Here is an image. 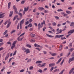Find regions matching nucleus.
<instances>
[{
    "label": "nucleus",
    "instance_id": "31",
    "mask_svg": "<svg viewBox=\"0 0 74 74\" xmlns=\"http://www.w3.org/2000/svg\"><path fill=\"white\" fill-rule=\"evenodd\" d=\"M18 15H19L20 16V17H22V13H19L18 14Z\"/></svg>",
    "mask_w": 74,
    "mask_h": 74
},
{
    "label": "nucleus",
    "instance_id": "49",
    "mask_svg": "<svg viewBox=\"0 0 74 74\" xmlns=\"http://www.w3.org/2000/svg\"><path fill=\"white\" fill-rule=\"evenodd\" d=\"M57 11L60 12V11H63V10L61 9H58L57 10Z\"/></svg>",
    "mask_w": 74,
    "mask_h": 74
},
{
    "label": "nucleus",
    "instance_id": "39",
    "mask_svg": "<svg viewBox=\"0 0 74 74\" xmlns=\"http://www.w3.org/2000/svg\"><path fill=\"white\" fill-rule=\"evenodd\" d=\"M74 25V22H72L71 23V24L70 26H73Z\"/></svg>",
    "mask_w": 74,
    "mask_h": 74
},
{
    "label": "nucleus",
    "instance_id": "52",
    "mask_svg": "<svg viewBox=\"0 0 74 74\" xmlns=\"http://www.w3.org/2000/svg\"><path fill=\"white\" fill-rule=\"evenodd\" d=\"M21 34V32H19L17 34L18 36H19L20 34Z\"/></svg>",
    "mask_w": 74,
    "mask_h": 74
},
{
    "label": "nucleus",
    "instance_id": "21",
    "mask_svg": "<svg viewBox=\"0 0 74 74\" xmlns=\"http://www.w3.org/2000/svg\"><path fill=\"white\" fill-rule=\"evenodd\" d=\"M37 72L41 73H42V70L41 69L38 70L37 71Z\"/></svg>",
    "mask_w": 74,
    "mask_h": 74
},
{
    "label": "nucleus",
    "instance_id": "38",
    "mask_svg": "<svg viewBox=\"0 0 74 74\" xmlns=\"http://www.w3.org/2000/svg\"><path fill=\"white\" fill-rule=\"evenodd\" d=\"M53 26H56V23H53Z\"/></svg>",
    "mask_w": 74,
    "mask_h": 74
},
{
    "label": "nucleus",
    "instance_id": "13",
    "mask_svg": "<svg viewBox=\"0 0 74 74\" xmlns=\"http://www.w3.org/2000/svg\"><path fill=\"white\" fill-rule=\"evenodd\" d=\"M62 58H60V59H59L58 60V61L56 63V64H58L61 62V60H62Z\"/></svg>",
    "mask_w": 74,
    "mask_h": 74
},
{
    "label": "nucleus",
    "instance_id": "15",
    "mask_svg": "<svg viewBox=\"0 0 74 74\" xmlns=\"http://www.w3.org/2000/svg\"><path fill=\"white\" fill-rule=\"evenodd\" d=\"M10 7H11V2H10L8 3V9H9V8H10Z\"/></svg>",
    "mask_w": 74,
    "mask_h": 74
},
{
    "label": "nucleus",
    "instance_id": "34",
    "mask_svg": "<svg viewBox=\"0 0 74 74\" xmlns=\"http://www.w3.org/2000/svg\"><path fill=\"white\" fill-rule=\"evenodd\" d=\"M66 12L68 14H71V12L70 11H66Z\"/></svg>",
    "mask_w": 74,
    "mask_h": 74
},
{
    "label": "nucleus",
    "instance_id": "16",
    "mask_svg": "<svg viewBox=\"0 0 74 74\" xmlns=\"http://www.w3.org/2000/svg\"><path fill=\"white\" fill-rule=\"evenodd\" d=\"M34 46L35 47H40V45H39L36 43H35L34 44Z\"/></svg>",
    "mask_w": 74,
    "mask_h": 74
},
{
    "label": "nucleus",
    "instance_id": "2",
    "mask_svg": "<svg viewBox=\"0 0 74 74\" xmlns=\"http://www.w3.org/2000/svg\"><path fill=\"white\" fill-rule=\"evenodd\" d=\"M25 34V32L23 33V34H21L20 36L18 38L17 40L18 41H22V39H23V37L22 38H21L20 39H19V38H20V37H21V36H23V35H24V34Z\"/></svg>",
    "mask_w": 74,
    "mask_h": 74
},
{
    "label": "nucleus",
    "instance_id": "50",
    "mask_svg": "<svg viewBox=\"0 0 74 74\" xmlns=\"http://www.w3.org/2000/svg\"><path fill=\"white\" fill-rule=\"evenodd\" d=\"M51 30L53 32H54V33L55 32V29H53V28H52L51 29Z\"/></svg>",
    "mask_w": 74,
    "mask_h": 74
},
{
    "label": "nucleus",
    "instance_id": "63",
    "mask_svg": "<svg viewBox=\"0 0 74 74\" xmlns=\"http://www.w3.org/2000/svg\"><path fill=\"white\" fill-rule=\"evenodd\" d=\"M24 71V70L22 69L20 71V73H22V72H23V71Z\"/></svg>",
    "mask_w": 74,
    "mask_h": 74
},
{
    "label": "nucleus",
    "instance_id": "48",
    "mask_svg": "<svg viewBox=\"0 0 74 74\" xmlns=\"http://www.w3.org/2000/svg\"><path fill=\"white\" fill-rule=\"evenodd\" d=\"M54 17H55V18H56V19H59V17H58V16H54Z\"/></svg>",
    "mask_w": 74,
    "mask_h": 74
},
{
    "label": "nucleus",
    "instance_id": "37",
    "mask_svg": "<svg viewBox=\"0 0 74 74\" xmlns=\"http://www.w3.org/2000/svg\"><path fill=\"white\" fill-rule=\"evenodd\" d=\"M1 13H2V12H0V16H2V15H4V14H5V13H3L1 14Z\"/></svg>",
    "mask_w": 74,
    "mask_h": 74
},
{
    "label": "nucleus",
    "instance_id": "40",
    "mask_svg": "<svg viewBox=\"0 0 74 74\" xmlns=\"http://www.w3.org/2000/svg\"><path fill=\"white\" fill-rule=\"evenodd\" d=\"M15 30H13L11 32V34H12L13 33H15Z\"/></svg>",
    "mask_w": 74,
    "mask_h": 74
},
{
    "label": "nucleus",
    "instance_id": "5",
    "mask_svg": "<svg viewBox=\"0 0 74 74\" xmlns=\"http://www.w3.org/2000/svg\"><path fill=\"white\" fill-rule=\"evenodd\" d=\"M74 32V29H73V30H71L70 31H69L68 32V34H70H70H72V33H73Z\"/></svg>",
    "mask_w": 74,
    "mask_h": 74
},
{
    "label": "nucleus",
    "instance_id": "45",
    "mask_svg": "<svg viewBox=\"0 0 74 74\" xmlns=\"http://www.w3.org/2000/svg\"><path fill=\"white\" fill-rule=\"evenodd\" d=\"M69 47L70 48H71V47H72V44L71 43H70L69 45Z\"/></svg>",
    "mask_w": 74,
    "mask_h": 74
},
{
    "label": "nucleus",
    "instance_id": "32",
    "mask_svg": "<svg viewBox=\"0 0 74 74\" xmlns=\"http://www.w3.org/2000/svg\"><path fill=\"white\" fill-rule=\"evenodd\" d=\"M59 71V69H55L54 71V72H57V71Z\"/></svg>",
    "mask_w": 74,
    "mask_h": 74
},
{
    "label": "nucleus",
    "instance_id": "62",
    "mask_svg": "<svg viewBox=\"0 0 74 74\" xmlns=\"http://www.w3.org/2000/svg\"><path fill=\"white\" fill-rule=\"evenodd\" d=\"M44 12L45 13H48V11L45 10L44 11Z\"/></svg>",
    "mask_w": 74,
    "mask_h": 74
},
{
    "label": "nucleus",
    "instance_id": "18",
    "mask_svg": "<svg viewBox=\"0 0 74 74\" xmlns=\"http://www.w3.org/2000/svg\"><path fill=\"white\" fill-rule=\"evenodd\" d=\"M56 55H57V53H54L51 54L52 56H56Z\"/></svg>",
    "mask_w": 74,
    "mask_h": 74
},
{
    "label": "nucleus",
    "instance_id": "27",
    "mask_svg": "<svg viewBox=\"0 0 74 74\" xmlns=\"http://www.w3.org/2000/svg\"><path fill=\"white\" fill-rule=\"evenodd\" d=\"M42 63V61H38L36 62V63Z\"/></svg>",
    "mask_w": 74,
    "mask_h": 74
},
{
    "label": "nucleus",
    "instance_id": "47",
    "mask_svg": "<svg viewBox=\"0 0 74 74\" xmlns=\"http://www.w3.org/2000/svg\"><path fill=\"white\" fill-rule=\"evenodd\" d=\"M15 46V45H13V46H12L11 47V49H12Z\"/></svg>",
    "mask_w": 74,
    "mask_h": 74
},
{
    "label": "nucleus",
    "instance_id": "6",
    "mask_svg": "<svg viewBox=\"0 0 74 74\" xmlns=\"http://www.w3.org/2000/svg\"><path fill=\"white\" fill-rule=\"evenodd\" d=\"M42 25H40V23H39L38 24V29L40 30V28H42Z\"/></svg>",
    "mask_w": 74,
    "mask_h": 74
},
{
    "label": "nucleus",
    "instance_id": "60",
    "mask_svg": "<svg viewBox=\"0 0 74 74\" xmlns=\"http://www.w3.org/2000/svg\"><path fill=\"white\" fill-rule=\"evenodd\" d=\"M3 22V20H2V21H1L0 22V25H1V24Z\"/></svg>",
    "mask_w": 74,
    "mask_h": 74
},
{
    "label": "nucleus",
    "instance_id": "33",
    "mask_svg": "<svg viewBox=\"0 0 74 74\" xmlns=\"http://www.w3.org/2000/svg\"><path fill=\"white\" fill-rule=\"evenodd\" d=\"M45 21L44 20L43 22L41 23V24L42 25H45Z\"/></svg>",
    "mask_w": 74,
    "mask_h": 74
},
{
    "label": "nucleus",
    "instance_id": "19",
    "mask_svg": "<svg viewBox=\"0 0 74 74\" xmlns=\"http://www.w3.org/2000/svg\"><path fill=\"white\" fill-rule=\"evenodd\" d=\"M30 34L32 37H34V36H35V34H34L32 33H30Z\"/></svg>",
    "mask_w": 74,
    "mask_h": 74
},
{
    "label": "nucleus",
    "instance_id": "43",
    "mask_svg": "<svg viewBox=\"0 0 74 74\" xmlns=\"http://www.w3.org/2000/svg\"><path fill=\"white\" fill-rule=\"evenodd\" d=\"M16 52H17L16 51H15L14 53L13 54V56H14V55H16Z\"/></svg>",
    "mask_w": 74,
    "mask_h": 74
},
{
    "label": "nucleus",
    "instance_id": "24",
    "mask_svg": "<svg viewBox=\"0 0 74 74\" xmlns=\"http://www.w3.org/2000/svg\"><path fill=\"white\" fill-rule=\"evenodd\" d=\"M46 36H47V37H50L51 38H52V37H53V36L48 34H46Z\"/></svg>",
    "mask_w": 74,
    "mask_h": 74
},
{
    "label": "nucleus",
    "instance_id": "17",
    "mask_svg": "<svg viewBox=\"0 0 74 74\" xmlns=\"http://www.w3.org/2000/svg\"><path fill=\"white\" fill-rule=\"evenodd\" d=\"M74 70V68H73L70 71L69 74H71V73L73 71V70Z\"/></svg>",
    "mask_w": 74,
    "mask_h": 74
},
{
    "label": "nucleus",
    "instance_id": "26",
    "mask_svg": "<svg viewBox=\"0 0 74 74\" xmlns=\"http://www.w3.org/2000/svg\"><path fill=\"white\" fill-rule=\"evenodd\" d=\"M64 59H63L62 61V62L61 63H60V65H61V66H62V64H63V62H64Z\"/></svg>",
    "mask_w": 74,
    "mask_h": 74
},
{
    "label": "nucleus",
    "instance_id": "41",
    "mask_svg": "<svg viewBox=\"0 0 74 74\" xmlns=\"http://www.w3.org/2000/svg\"><path fill=\"white\" fill-rule=\"evenodd\" d=\"M31 42H35V40L32 39L31 40Z\"/></svg>",
    "mask_w": 74,
    "mask_h": 74
},
{
    "label": "nucleus",
    "instance_id": "4",
    "mask_svg": "<svg viewBox=\"0 0 74 74\" xmlns=\"http://www.w3.org/2000/svg\"><path fill=\"white\" fill-rule=\"evenodd\" d=\"M64 35H56L54 38H60V37H63L64 36Z\"/></svg>",
    "mask_w": 74,
    "mask_h": 74
},
{
    "label": "nucleus",
    "instance_id": "30",
    "mask_svg": "<svg viewBox=\"0 0 74 74\" xmlns=\"http://www.w3.org/2000/svg\"><path fill=\"white\" fill-rule=\"evenodd\" d=\"M8 32V31L7 30H6L3 33V35H5V34H6Z\"/></svg>",
    "mask_w": 74,
    "mask_h": 74
},
{
    "label": "nucleus",
    "instance_id": "22",
    "mask_svg": "<svg viewBox=\"0 0 74 74\" xmlns=\"http://www.w3.org/2000/svg\"><path fill=\"white\" fill-rule=\"evenodd\" d=\"M17 42V40H16V41H14L12 43V45H15L16 44Z\"/></svg>",
    "mask_w": 74,
    "mask_h": 74
},
{
    "label": "nucleus",
    "instance_id": "20",
    "mask_svg": "<svg viewBox=\"0 0 74 74\" xmlns=\"http://www.w3.org/2000/svg\"><path fill=\"white\" fill-rule=\"evenodd\" d=\"M45 64H46V63H44L42 65H40V66L39 67H44V66H45Z\"/></svg>",
    "mask_w": 74,
    "mask_h": 74
},
{
    "label": "nucleus",
    "instance_id": "53",
    "mask_svg": "<svg viewBox=\"0 0 74 74\" xmlns=\"http://www.w3.org/2000/svg\"><path fill=\"white\" fill-rule=\"evenodd\" d=\"M64 49H68V47L66 46L64 48Z\"/></svg>",
    "mask_w": 74,
    "mask_h": 74
},
{
    "label": "nucleus",
    "instance_id": "25",
    "mask_svg": "<svg viewBox=\"0 0 74 74\" xmlns=\"http://www.w3.org/2000/svg\"><path fill=\"white\" fill-rule=\"evenodd\" d=\"M26 46L27 47H29V48H32V46H31V45H30L29 44L26 45Z\"/></svg>",
    "mask_w": 74,
    "mask_h": 74
},
{
    "label": "nucleus",
    "instance_id": "3",
    "mask_svg": "<svg viewBox=\"0 0 74 74\" xmlns=\"http://www.w3.org/2000/svg\"><path fill=\"white\" fill-rule=\"evenodd\" d=\"M13 9L14 10V12H15V14H18V12L17 11V8L16 7L15 5H14L13 6Z\"/></svg>",
    "mask_w": 74,
    "mask_h": 74
},
{
    "label": "nucleus",
    "instance_id": "28",
    "mask_svg": "<svg viewBox=\"0 0 74 74\" xmlns=\"http://www.w3.org/2000/svg\"><path fill=\"white\" fill-rule=\"evenodd\" d=\"M60 47L59 48V50L60 51H62V45H60Z\"/></svg>",
    "mask_w": 74,
    "mask_h": 74
},
{
    "label": "nucleus",
    "instance_id": "1",
    "mask_svg": "<svg viewBox=\"0 0 74 74\" xmlns=\"http://www.w3.org/2000/svg\"><path fill=\"white\" fill-rule=\"evenodd\" d=\"M22 50H23V51H24V52H26V54L28 53H30V52L29 49H26V48H25L24 47H22Z\"/></svg>",
    "mask_w": 74,
    "mask_h": 74
},
{
    "label": "nucleus",
    "instance_id": "10",
    "mask_svg": "<svg viewBox=\"0 0 74 74\" xmlns=\"http://www.w3.org/2000/svg\"><path fill=\"white\" fill-rule=\"evenodd\" d=\"M24 22H25V19H23L20 22V24L22 25V24L24 23Z\"/></svg>",
    "mask_w": 74,
    "mask_h": 74
},
{
    "label": "nucleus",
    "instance_id": "44",
    "mask_svg": "<svg viewBox=\"0 0 74 74\" xmlns=\"http://www.w3.org/2000/svg\"><path fill=\"white\" fill-rule=\"evenodd\" d=\"M28 24H29V21H27L26 22H25V25H28Z\"/></svg>",
    "mask_w": 74,
    "mask_h": 74
},
{
    "label": "nucleus",
    "instance_id": "42",
    "mask_svg": "<svg viewBox=\"0 0 74 74\" xmlns=\"http://www.w3.org/2000/svg\"><path fill=\"white\" fill-rule=\"evenodd\" d=\"M70 53H71L70 52L68 53V55H66V57H69V56L70 55Z\"/></svg>",
    "mask_w": 74,
    "mask_h": 74
},
{
    "label": "nucleus",
    "instance_id": "14",
    "mask_svg": "<svg viewBox=\"0 0 74 74\" xmlns=\"http://www.w3.org/2000/svg\"><path fill=\"white\" fill-rule=\"evenodd\" d=\"M74 48H71V49H69V52H72L74 50Z\"/></svg>",
    "mask_w": 74,
    "mask_h": 74
},
{
    "label": "nucleus",
    "instance_id": "54",
    "mask_svg": "<svg viewBox=\"0 0 74 74\" xmlns=\"http://www.w3.org/2000/svg\"><path fill=\"white\" fill-rule=\"evenodd\" d=\"M20 29H22V24H20Z\"/></svg>",
    "mask_w": 74,
    "mask_h": 74
},
{
    "label": "nucleus",
    "instance_id": "59",
    "mask_svg": "<svg viewBox=\"0 0 74 74\" xmlns=\"http://www.w3.org/2000/svg\"><path fill=\"white\" fill-rule=\"evenodd\" d=\"M61 40H64V39H66V38H65V37H64V38L62 37V38H61Z\"/></svg>",
    "mask_w": 74,
    "mask_h": 74
},
{
    "label": "nucleus",
    "instance_id": "61",
    "mask_svg": "<svg viewBox=\"0 0 74 74\" xmlns=\"http://www.w3.org/2000/svg\"><path fill=\"white\" fill-rule=\"evenodd\" d=\"M33 30V28H31L29 29L30 31H32Z\"/></svg>",
    "mask_w": 74,
    "mask_h": 74
},
{
    "label": "nucleus",
    "instance_id": "7",
    "mask_svg": "<svg viewBox=\"0 0 74 74\" xmlns=\"http://www.w3.org/2000/svg\"><path fill=\"white\" fill-rule=\"evenodd\" d=\"M55 65V63H51L49 65V67H53Z\"/></svg>",
    "mask_w": 74,
    "mask_h": 74
},
{
    "label": "nucleus",
    "instance_id": "11",
    "mask_svg": "<svg viewBox=\"0 0 74 74\" xmlns=\"http://www.w3.org/2000/svg\"><path fill=\"white\" fill-rule=\"evenodd\" d=\"M29 6H28L27 8H24V11L25 12H26V11H28V10H29Z\"/></svg>",
    "mask_w": 74,
    "mask_h": 74
},
{
    "label": "nucleus",
    "instance_id": "56",
    "mask_svg": "<svg viewBox=\"0 0 74 74\" xmlns=\"http://www.w3.org/2000/svg\"><path fill=\"white\" fill-rule=\"evenodd\" d=\"M72 7H70L68 8V9L71 10H72Z\"/></svg>",
    "mask_w": 74,
    "mask_h": 74
},
{
    "label": "nucleus",
    "instance_id": "46",
    "mask_svg": "<svg viewBox=\"0 0 74 74\" xmlns=\"http://www.w3.org/2000/svg\"><path fill=\"white\" fill-rule=\"evenodd\" d=\"M54 68V67H52L51 68V69H50V71L51 72V71H52V70H53V68Z\"/></svg>",
    "mask_w": 74,
    "mask_h": 74
},
{
    "label": "nucleus",
    "instance_id": "23",
    "mask_svg": "<svg viewBox=\"0 0 74 74\" xmlns=\"http://www.w3.org/2000/svg\"><path fill=\"white\" fill-rule=\"evenodd\" d=\"M18 15H17L15 16L13 18V20L15 21V19H16V18H18Z\"/></svg>",
    "mask_w": 74,
    "mask_h": 74
},
{
    "label": "nucleus",
    "instance_id": "64",
    "mask_svg": "<svg viewBox=\"0 0 74 74\" xmlns=\"http://www.w3.org/2000/svg\"><path fill=\"white\" fill-rule=\"evenodd\" d=\"M3 47H1V48H0V51H2V50H3Z\"/></svg>",
    "mask_w": 74,
    "mask_h": 74
},
{
    "label": "nucleus",
    "instance_id": "29",
    "mask_svg": "<svg viewBox=\"0 0 74 74\" xmlns=\"http://www.w3.org/2000/svg\"><path fill=\"white\" fill-rule=\"evenodd\" d=\"M32 23H30L28 25V27H32Z\"/></svg>",
    "mask_w": 74,
    "mask_h": 74
},
{
    "label": "nucleus",
    "instance_id": "58",
    "mask_svg": "<svg viewBox=\"0 0 74 74\" xmlns=\"http://www.w3.org/2000/svg\"><path fill=\"white\" fill-rule=\"evenodd\" d=\"M35 49H37V50H38V51H40L41 50L40 49V48H35Z\"/></svg>",
    "mask_w": 74,
    "mask_h": 74
},
{
    "label": "nucleus",
    "instance_id": "35",
    "mask_svg": "<svg viewBox=\"0 0 74 74\" xmlns=\"http://www.w3.org/2000/svg\"><path fill=\"white\" fill-rule=\"evenodd\" d=\"M25 1H23L21 2V4H23L25 3Z\"/></svg>",
    "mask_w": 74,
    "mask_h": 74
},
{
    "label": "nucleus",
    "instance_id": "55",
    "mask_svg": "<svg viewBox=\"0 0 74 74\" xmlns=\"http://www.w3.org/2000/svg\"><path fill=\"white\" fill-rule=\"evenodd\" d=\"M4 15H2L1 16H0V18H4Z\"/></svg>",
    "mask_w": 74,
    "mask_h": 74
},
{
    "label": "nucleus",
    "instance_id": "9",
    "mask_svg": "<svg viewBox=\"0 0 74 74\" xmlns=\"http://www.w3.org/2000/svg\"><path fill=\"white\" fill-rule=\"evenodd\" d=\"M10 55V53H8L7 55L6 56L5 58V60H6L8 58H9V55Z\"/></svg>",
    "mask_w": 74,
    "mask_h": 74
},
{
    "label": "nucleus",
    "instance_id": "12",
    "mask_svg": "<svg viewBox=\"0 0 74 74\" xmlns=\"http://www.w3.org/2000/svg\"><path fill=\"white\" fill-rule=\"evenodd\" d=\"M12 14H13V11H10V12L9 16H10V17H11V16L12 15Z\"/></svg>",
    "mask_w": 74,
    "mask_h": 74
},
{
    "label": "nucleus",
    "instance_id": "36",
    "mask_svg": "<svg viewBox=\"0 0 74 74\" xmlns=\"http://www.w3.org/2000/svg\"><path fill=\"white\" fill-rule=\"evenodd\" d=\"M6 44H8V45H9V44L11 45V42H8L6 43Z\"/></svg>",
    "mask_w": 74,
    "mask_h": 74
},
{
    "label": "nucleus",
    "instance_id": "8",
    "mask_svg": "<svg viewBox=\"0 0 74 74\" xmlns=\"http://www.w3.org/2000/svg\"><path fill=\"white\" fill-rule=\"evenodd\" d=\"M38 9V10H40V11H42V10H44V8L42 7H39Z\"/></svg>",
    "mask_w": 74,
    "mask_h": 74
},
{
    "label": "nucleus",
    "instance_id": "51",
    "mask_svg": "<svg viewBox=\"0 0 74 74\" xmlns=\"http://www.w3.org/2000/svg\"><path fill=\"white\" fill-rule=\"evenodd\" d=\"M31 60H32V59H31L28 60L27 61V63H29V62H30L31 61Z\"/></svg>",
    "mask_w": 74,
    "mask_h": 74
},
{
    "label": "nucleus",
    "instance_id": "57",
    "mask_svg": "<svg viewBox=\"0 0 74 74\" xmlns=\"http://www.w3.org/2000/svg\"><path fill=\"white\" fill-rule=\"evenodd\" d=\"M33 69V66H31L29 68L30 70H32Z\"/></svg>",
    "mask_w": 74,
    "mask_h": 74
}]
</instances>
